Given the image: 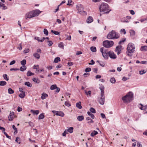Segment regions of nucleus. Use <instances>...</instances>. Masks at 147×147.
<instances>
[{
	"instance_id": "45",
	"label": "nucleus",
	"mask_w": 147,
	"mask_h": 147,
	"mask_svg": "<svg viewBox=\"0 0 147 147\" xmlns=\"http://www.w3.org/2000/svg\"><path fill=\"white\" fill-rule=\"evenodd\" d=\"M15 141L19 144H20L21 142L20 138L18 137L16 138Z\"/></svg>"
},
{
	"instance_id": "32",
	"label": "nucleus",
	"mask_w": 147,
	"mask_h": 147,
	"mask_svg": "<svg viewBox=\"0 0 147 147\" xmlns=\"http://www.w3.org/2000/svg\"><path fill=\"white\" fill-rule=\"evenodd\" d=\"M34 74L32 73L30 71H28L27 73V75L28 76H33Z\"/></svg>"
},
{
	"instance_id": "26",
	"label": "nucleus",
	"mask_w": 147,
	"mask_h": 147,
	"mask_svg": "<svg viewBox=\"0 0 147 147\" xmlns=\"http://www.w3.org/2000/svg\"><path fill=\"white\" fill-rule=\"evenodd\" d=\"M0 6L1 7H2L3 8L2 9L5 10L7 9V7L4 4L0 2Z\"/></svg>"
},
{
	"instance_id": "36",
	"label": "nucleus",
	"mask_w": 147,
	"mask_h": 147,
	"mask_svg": "<svg viewBox=\"0 0 147 147\" xmlns=\"http://www.w3.org/2000/svg\"><path fill=\"white\" fill-rule=\"evenodd\" d=\"M58 47L61 48H62L63 49H64L63 43L62 42H60L58 44Z\"/></svg>"
},
{
	"instance_id": "29",
	"label": "nucleus",
	"mask_w": 147,
	"mask_h": 147,
	"mask_svg": "<svg viewBox=\"0 0 147 147\" xmlns=\"http://www.w3.org/2000/svg\"><path fill=\"white\" fill-rule=\"evenodd\" d=\"M25 85L29 87H31L32 86V84L29 82H26L24 83Z\"/></svg>"
},
{
	"instance_id": "2",
	"label": "nucleus",
	"mask_w": 147,
	"mask_h": 147,
	"mask_svg": "<svg viewBox=\"0 0 147 147\" xmlns=\"http://www.w3.org/2000/svg\"><path fill=\"white\" fill-rule=\"evenodd\" d=\"M135 47L134 45L132 43H129L127 45L126 53L129 57H131L132 55V53L135 51Z\"/></svg>"
},
{
	"instance_id": "5",
	"label": "nucleus",
	"mask_w": 147,
	"mask_h": 147,
	"mask_svg": "<svg viewBox=\"0 0 147 147\" xmlns=\"http://www.w3.org/2000/svg\"><path fill=\"white\" fill-rule=\"evenodd\" d=\"M109 6L106 3H102L100 5L99 9L100 11H105L109 10Z\"/></svg>"
},
{
	"instance_id": "35",
	"label": "nucleus",
	"mask_w": 147,
	"mask_h": 147,
	"mask_svg": "<svg viewBox=\"0 0 147 147\" xmlns=\"http://www.w3.org/2000/svg\"><path fill=\"white\" fill-rule=\"evenodd\" d=\"M8 93L9 94H12L14 93V91L11 88H9L8 90Z\"/></svg>"
},
{
	"instance_id": "24",
	"label": "nucleus",
	"mask_w": 147,
	"mask_h": 147,
	"mask_svg": "<svg viewBox=\"0 0 147 147\" xmlns=\"http://www.w3.org/2000/svg\"><path fill=\"white\" fill-rule=\"evenodd\" d=\"M100 89L101 91L100 94H104V87L103 86H101L100 87Z\"/></svg>"
},
{
	"instance_id": "61",
	"label": "nucleus",
	"mask_w": 147,
	"mask_h": 147,
	"mask_svg": "<svg viewBox=\"0 0 147 147\" xmlns=\"http://www.w3.org/2000/svg\"><path fill=\"white\" fill-rule=\"evenodd\" d=\"M91 70V69L90 67H88L86 68L85 69V71L86 72H89Z\"/></svg>"
},
{
	"instance_id": "8",
	"label": "nucleus",
	"mask_w": 147,
	"mask_h": 147,
	"mask_svg": "<svg viewBox=\"0 0 147 147\" xmlns=\"http://www.w3.org/2000/svg\"><path fill=\"white\" fill-rule=\"evenodd\" d=\"M138 107L140 109L144 110V113H147V105L143 106L142 104H140L138 105Z\"/></svg>"
},
{
	"instance_id": "60",
	"label": "nucleus",
	"mask_w": 147,
	"mask_h": 147,
	"mask_svg": "<svg viewBox=\"0 0 147 147\" xmlns=\"http://www.w3.org/2000/svg\"><path fill=\"white\" fill-rule=\"evenodd\" d=\"M129 78H127L125 77H123L122 78V80L123 81H125Z\"/></svg>"
},
{
	"instance_id": "46",
	"label": "nucleus",
	"mask_w": 147,
	"mask_h": 147,
	"mask_svg": "<svg viewBox=\"0 0 147 147\" xmlns=\"http://www.w3.org/2000/svg\"><path fill=\"white\" fill-rule=\"evenodd\" d=\"M23 67H21L20 68V70L21 71H24V70H25L26 69V66H23Z\"/></svg>"
},
{
	"instance_id": "40",
	"label": "nucleus",
	"mask_w": 147,
	"mask_h": 147,
	"mask_svg": "<svg viewBox=\"0 0 147 147\" xmlns=\"http://www.w3.org/2000/svg\"><path fill=\"white\" fill-rule=\"evenodd\" d=\"M110 81L111 83L114 84L116 82V80L114 78L112 77L111 78Z\"/></svg>"
},
{
	"instance_id": "42",
	"label": "nucleus",
	"mask_w": 147,
	"mask_h": 147,
	"mask_svg": "<svg viewBox=\"0 0 147 147\" xmlns=\"http://www.w3.org/2000/svg\"><path fill=\"white\" fill-rule=\"evenodd\" d=\"M57 87V86L56 84L53 85L51 86L50 89L51 90H53L55 89Z\"/></svg>"
},
{
	"instance_id": "50",
	"label": "nucleus",
	"mask_w": 147,
	"mask_h": 147,
	"mask_svg": "<svg viewBox=\"0 0 147 147\" xmlns=\"http://www.w3.org/2000/svg\"><path fill=\"white\" fill-rule=\"evenodd\" d=\"M146 71H145L144 70H142L139 71V74L140 75H143V74H145Z\"/></svg>"
},
{
	"instance_id": "16",
	"label": "nucleus",
	"mask_w": 147,
	"mask_h": 147,
	"mask_svg": "<svg viewBox=\"0 0 147 147\" xmlns=\"http://www.w3.org/2000/svg\"><path fill=\"white\" fill-rule=\"evenodd\" d=\"M30 112L32 113L34 115H38L39 113V111L38 110H35L33 109H31L30 110Z\"/></svg>"
},
{
	"instance_id": "13",
	"label": "nucleus",
	"mask_w": 147,
	"mask_h": 147,
	"mask_svg": "<svg viewBox=\"0 0 147 147\" xmlns=\"http://www.w3.org/2000/svg\"><path fill=\"white\" fill-rule=\"evenodd\" d=\"M32 11L34 17L38 16L41 12V11L38 9H36Z\"/></svg>"
},
{
	"instance_id": "10",
	"label": "nucleus",
	"mask_w": 147,
	"mask_h": 147,
	"mask_svg": "<svg viewBox=\"0 0 147 147\" xmlns=\"http://www.w3.org/2000/svg\"><path fill=\"white\" fill-rule=\"evenodd\" d=\"M32 11L27 13L25 16L26 19L27 20L28 18H30L34 17Z\"/></svg>"
},
{
	"instance_id": "21",
	"label": "nucleus",
	"mask_w": 147,
	"mask_h": 147,
	"mask_svg": "<svg viewBox=\"0 0 147 147\" xmlns=\"http://www.w3.org/2000/svg\"><path fill=\"white\" fill-rule=\"evenodd\" d=\"M81 103L80 102H79L76 103V107L78 109H80L82 108V106L81 105Z\"/></svg>"
},
{
	"instance_id": "4",
	"label": "nucleus",
	"mask_w": 147,
	"mask_h": 147,
	"mask_svg": "<svg viewBox=\"0 0 147 147\" xmlns=\"http://www.w3.org/2000/svg\"><path fill=\"white\" fill-rule=\"evenodd\" d=\"M76 9L78 11L77 13L83 16H85L87 14V13L84 11V8L82 5L81 4H77L76 5Z\"/></svg>"
},
{
	"instance_id": "43",
	"label": "nucleus",
	"mask_w": 147,
	"mask_h": 147,
	"mask_svg": "<svg viewBox=\"0 0 147 147\" xmlns=\"http://www.w3.org/2000/svg\"><path fill=\"white\" fill-rule=\"evenodd\" d=\"M51 32L53 33V34H55L56 35H58L59 34V33L57 31H55L53 30H52L51 31Z\"/></svg>"
},
{
	"instance_id": "39",
	"label": "nucleus",
	"mask_w": 147,
	"mask_h": 147,
	"mask_svg": "<svg viewBox=\"0 0 147 147\" xmlns=\"http://www.w3.org/2000/svg\"><path fill=\"white\" fill-rule=\"evenodd\" d=\"M87 114L89 115L91 117L92 119H93L95 117L94 115L93 114L91 113L89 111L88 112Z\"/></svg>"
},
{
	"instance_id": "41",
	"label": "nucleus",
	"mask_w": 147,
	"mask_h": 147,
	"mask_svg": "<svg viewBox=\"0 0 147 147\" xmlns=\"http://www.w3.org/2000/svg\"><path fill=\"white\" fill-rule=\"evenodd\" d=\"M90 50L93 52L96 51V47H92L90 48Z\"/></svg>"
},
{
	"instance_id": "53",
	"label": "nucleus",
	"mask_w": 147,
	"mask_h": 147,
	"mask_svg": "<svg viewBox=\"0 0 147 147\" xmlns=\"http://www.w3.org/2000/svg\"><path fill=\"white\" fill-rule=\"evenodd\" d=\"M126 40L125 38H124L120 40V41L119 42V44H120L122 42H124Z\"/></svg>"
},
{
	"instance_id": "9",
	"label": "nucleus",
	"mask_w": 147,
	"mask_h": 147,
	"mask_svg": "<svg viewBox=\"0 0 147 147\" xmlns=\"http://www.w3.org/2000/svg\"><path fill=\"white\" fill-rule=\"evenodd\" d=\"M123 49L122 48V46L120 45L116 47L115 51L117 52V54L119 55L121 53V50Z\"/></svg>"
},
{
	"instance_id": "7",
	"label": "nucleus",
	"mask_w": 147,
	"mask_h": 147,
	"mask_svg": "<svg viewBox=\"0 0 147 147\" xmlns=\"http://www.w3.org/2000/svg\"><path fill=\"white\" fill-rule=\"evenodd\" d=\"M105 100V97L104 94H100V96L98 98V101L99 103L101 105L104 104Z\"/></svg>"
},
{
	"instance_id": "63",
	"label": "nucleus",
	"mask_w": 147,
	"mask_h": 147,
	"mask_svg": "<svg viewBox=\"0 0 147 147\" xmlns=\"http://www.w3.org/2000/svg\"><path fill=\"white\" fill-rule=\"evenodd\" d=\"M73 64H74L71 61L67 63L68 65L69 66H70L71 65H72Z\"/></svg>"
},
{
	"instance_id": "28",
	"label": "nucleus",
	"mask_w": 147,
	"mask_h": 147,
	"mask_svg": "<svg viewBox=\"0 0 147 147\" xmlns=\"http://www.w3.org/2000/svg\"><path fill=\"white\" fill-rule=\"evenodd\" d=\"M73 129L74 128L73 127H69L67 130V132L71 133L73 132Z\"/></svg>"
},
{
	"instance_id": "33",
	"label": "nucleus",
	"mask_w": 147,
	"mask_h": 147,
	"mask_svg": "<svg viewBox=\"0 0 147 147\" xmlns=\"http://www.w3.org/2000/svg\"><path fill=\"white\" fill-rule=\"evenodd\" d=\"M60 61V58L58 57H57L56 58H55V59H54V62L55 63H58L59 61Z\"/></svg>"
},
{
	"instance_id": "17",
	"label": "nucleus",
	"mask_w": 147,
	"mask_h": 147,
	"mask_svg": "<svg viewBox=\"0 0 147 147\" xmlns=\"http://www.w3.org/2000/svg\"><path fill=\"white\" fill-rule=\"evenodd\" d=\"M55 115H57L59 116L62 117L64 115V114L61 111H57V113H55Z\"/></svg>"
},
{
	"instance_id": "3",
	"label": "nucleus",
	"mask_w": 147,
	"mask_h": 147,
	"mask_svg": "<svg viewBox=\"0 0 147 147\" xmlns=\"http://www.w3.org/2000/svg\"><path fill=\"white\" fill-rule=\"evenodd\" d=\"M119 34L116 32L115 31L112 30L107 35V38L109 39H117L119 37Z\"/></svg>"
},
{
	"instance_id": "51",
	"label": "nucleus",
	"mask_w": 147,
	"mask_h": 147,
	"mask_svg": "<svg viewBox=\"0 0 147 147\" xmlns=\"http://www.w3.org/2000/svg\"><path fill=\"white\" fill-rule=\"evenodd\" d=\"M39 66L38 65H34L33 67V68L34 69H36V71H37V70H38V69L39 68Z\"/></svg>"
},
{
	"instance_id": "22",
	"label": "nucleus",
	"mask_w": 147,
	"mask_h": 147,
	"mask_svg": "<svg viewBox=\"0 0 147 147\" xmlns=\"http://www.w3.org/2000/svg\"><path fill=\"white\" fill-rule=\"evenodd\" d=\"M77 120L79 121H81L84 120V117L83 115L79 116L77 117Z\"/></svg>"
},
{
	"instance_id": "31",
	"label": "nucleus",
	"mask_w": 147,
	"mask_h": 147,
	"mask_svg": "<svg viewBox=\"0 0 147 147\" xmlns=\"http://www.w3.org/2000/svg\"><path fill=\"white\" fill-rule=\"evenodd\" d=\"M86 120L87 121H88V123H93L94 122L91 119L90 117H87L86 118Z\"/></svg>"
},
{
	"instance_id": "12",
	"label": "nucleus",
	"mask_w": 147,
	"mask_h": 147,
	"mask_svg": "<svg viewBox=\"0 0 147 147\" xmlns=\"http://www.w3.org/2000/svg\"><path fill=\"white\" fill-rule=\"evenodd\" d=\"M109 56L110 58L115 59L116 58V55L114 53L113 51H109Z\"/></svg>"
},
{
	"instance_id": "49",
	"label": "nucleus",
	"mask_w": 147,
	"mask_h": 147,
	"mask_svg": "<svg viewBox=\"0 0 147 147\" xmlns=\"http://www.w3.org/2000/svg\"><path fill=\"white\" fill-rule=\"evenodd\" d=\"M85 94L87 96H88V95H89L90 96L91 95V91L89 90L88 92H87V91L85 90Z\"/></svg>"
},
{
	"instance_id": "14",
	"label": "nucleus",
	"mask_w": 147,
	"mask_h": 147,
	"mask_svg": "<svg viewBox=\"0 0 147 147\" xmlns=\"http://www.w3.org/2000/svg\"><path fill=\"white\" fill-rule=\"evenodd\" d=\"M93 21V19L92 17L89 16L87 18L86 20V22L88 23H90Z\"/></svg>"
},
{
	"instance_id": "54",
	"label": "nucleus",
	"mask_w": 147,
	"mask_h": 147,
	"mask_svg": "<svg viewBox=\"0 0 147 147\" xmlns=\"http://www.w3.org/2000/svg\"><path fill=\"white\" fill-rule=\"evenodd\" d=\"M65 105L67 107H69L70 106V104L68 101H66L65 103Z\"/></svg>"
},
{
	"instance_id": "38",
	"label": "nucleus",
	"mask_w": 147,
	"mask_h": 147,
	"mask_svg": "<svg viewBox=\"0 0 147 147\" xmlns=\"http://www.w3.org/2000/svg\"><path fill=\"white\" fill-rule=\"evenodd\" d=\"M7 82L5 81H0V86H4L6 85Z\"/></svg>"
},
{
	"instance_id": "30",
	"label": "nucleus",
	"mask_w": 147,
	"mask_h": 147,
	"mask_svg": "<svg viewBox=\"0 0 147 147\" xmlns=\"http://www.w3.org/2000/svg\"><path fill=\"white\" fill-rule=\"evenodd\" d=\"M25 96V92H22L19 95V96L21 98H24Z\"/></svg>"
},
{
	"instance_id": "52",
	"label": "nucleus",
	"mask_w": 147,
	"mask_h": 147,
	"mask_svg": "<svg viewBox=\"0 0 147 147\" xmlns=\"http://www.w3.org/2000/svg\"><path fill=\"white\" fill-rule=\"evenodd\" d=\"M3 133L5 135L6 137L9 139H11V137L10 136H8V135L5 132H3Z\"/></svg>"
},
{
	"instance_id": "25",
	"label": "nucleus",
	"mask_w": 147,
	"mask_h": 147,
	"mask_svg": "<svg viewBox=\"0 0 147 147\" xmlns=\"http://www.w3.org/2000/svg\"><path fill=\"white\" fill-rule=\"evenodd\" d=\"M33 56L34 57L37 59H38L40 58V55L37 53H35L33 54Z\"/></svg>"
},
{
	"instance_id": "19",
	"label": "nucleus",
	"mask_w": 147,
	"mask_h": 147,
	"mask_svg": "<svg viewBox=\"0 0 147 147\" xmlns=\"http://www.w3.org/2000/svg\"><path fill=\"white\" fill-rule=\"evenodd\" d=\"M129 32L130 33V35L132 37H134L135 35V31L133 30H130Z\"/></svg>"
},
{
	"instance_id": "48",
	"label": "nucleus",
	"mask_w": 147,
	"mask_h": 147,
	"mask_svg": "<svg viewBox=\"0 0 147 147\" xmlns=\"http://www.w3.org/2000/svg\"><path fill=\"white\" fill-rule=\"evenodd\" d=\"M43 32L44 34H45L47 36L48 35L49 32L47 29H44Z\"/></svg>"
},
{
	"instance_id": "58",
	"label": "nucleus",
	"mask_w": 147,
	"mask_h": 147,
	"mask_svg": "<svg viewBox=\"0 0 147 147\" xmlns=\"http://www.w3.org/2000/svg\"><path fill=\"white\" fill-rule=\"evenodd\" d=\"M17 49H19V50H21L22 49V44L21 43L19 45V46L17 47Z\"/></svg>"
},
{
	"instance_id": "20",
	"label": "nucleus",
	"mask_w": 147,
	"mask_h": 147,
	"mask_svg": "<svg viewBox=\"0 0 147 147\" xmlns=\"http://www.w3.org/2000/svg\"><path fill=\"white\" fill-rule=\"evenodd\" d=\"M32 80L34 82L37 84H39L40 82V81L38 80V78H34L32 79Z\"/></svg>"
},
{
	"instance_id": "56",
	"label": "nucleus",
	"mask_w": 147,
	"mask_h": 147,
	"mask_svg": "<svg viewBox=\"0 0 147 147\" xmlns=\"http://www.w3.org/2000/svg\"><path fill=\"white\" fill-rule=\"evenodd\" d=\"M120 32L121 33H123L124 34H125L126 33L125 30L124 29H121Z\"/></svg>"
},
{
	"instance_id": "23",
	"label": "nucleus",
	"mask_w": 147,
	"mask_h": 147,
	"mask_svg": "<svg viewBox=\"0 0 147 147\" xmlns=\"http://www.w3.org/2000/svg\"><path fill=\"white\" fill-rule=\"evenodd\" d=\"M48 95L46 93H43L42 94L41 96V98L43 100L46 98V97H47Z\"/></svg>"
},
{
	"instance_id": "64",
	"label": "nucleus",
	"mask_w": 147,
	"mask_h": 147,
	"mask_svg": "<svg viewBox=\"0 0 147 147\" xmlns=\"http://www.w3.org/2000/svg\"><path fill=\"white\" fill-rule=\"evenodd\" d=\"M15 63H16V61L15 60H13L12 61H11L10 62V63H9V65H13L14 64H15Z\"/></svg>"
},
{
	"instance_id": "59",
	"label": "nucleus",
	"mask_w": 147,
	"mask_h": 147,
	"mask_svg": "<svg viewBox=\"0 0 147 147\" xmlns=\"http://www.w3.org/2000/svg\"><path fill=\"white\" fill-rule=\"evenodd\" d=\"M39 38L38 37H35L34 38L35 39L37 40L38 42H43L42 40H41V39H39Z\"/></svg>"
},
{
	"instance_id": "57",
	"label": "nucleus",
	"mask_w": 147,
	"mask_h": 147,
	"mask_svg": "<svg viewBox=\"0 0 147 147\" xmlns=\"http://www.w3.org/2000/svg\"><path fill=\"white\" fill-rule=\"evenodd\" d=\"M47 42H49V43L48 44V45L49 47L51 46L53 44V43L51 41L49 40Z\"/></svg>"
},
{
	"instance_id": "47",
	"label": "nucleus",
	"mask_w": 147,
	"mask_h": 147,
	"mask_svg": "<svg viewBox=\"0 0 147 147\" xmlns=\"http://www.w3.org/2000/svg\"><path fill=\"white\" fill-rule=\"evenodd\" d=\"M3 77L5 80L7 81L9 80V79L7 77V75L6 74H4L3 75Z\"/></svg>"
},
{
	"instance_id": "11",
	"label": "nucleus",
	"mask_w": 147,
	"mask_h": 147,
	"mask_svg": "<svg viewBox=\"0 0 147 147\" xmlns=\"http://www.w3.org/2000/svg\"><path fill=\"white\" fill-rule=\"evenodd\" d=\"M109 51L107 50H105L104 51V52L102 54L103 57L106 59H108L109 57Z\"/></svg>"
},
{
	"instance_id": "55",
	"label": "nucleus",
	"mask_w": 147,
	"mask_h": 147,
	"mask_svg": "<svg viewBox=\"0 0 147 147\" xmlns=\"http://www.w3.org/2000/svg\"><path fill=\"white\" fill-rule=\"evenodd\" d=\"M67 129H65L64 132H63V133L62 134V136H66V134L67 133Z\"/></svg>"
},
{
	"instance_id": "18",
	"label": "nucleus",
	"mask_w": 147,
	"mask_h": 147,
	"mask_svg": "<svg viewBox=\"0 0 147 147\" xmlns=\"http://www.w3.org/2000/svg\"><path fill=\"white\" fill-rule=\"evenodd\" d=\"M140 50L141 51H147V46H144L141 47Z\"/></svg>"
},
{
	"instance_id": "37",
	"label": "nucleus",
	"mask_w": 147,
	"mask_h": 147,
	"mask_svg": "<svg viewBox=\"0 0 147 147\" xmlns=\"http://www.w3.org/2000/svg\"><path fill=\"white\" fill-rule=\"evenodd\" d=\"M21 64L23 66H25V65L26 63V61L25 59H23L20 62Z\"/></svg>"
},
{
	"instance_id": "15",
	"label": "nucleus",
	"mask_w": 147,
	"mask_h": 147,
	"mask_svg": "<svg viewBox=\"0 0 147 147\" xmlns=\"http://www.w3.org/2000/svg\"><path fill=\"white\" fill-rule=\"evenodd\" d=\"M14 115V113L13 112H10L9 116V120L10 121H12L13 120V116Z\"/></svg>"
},
{
	"instance_id": "62",
	"label": "nucleus",
	"mask_w": 147,
	"mask_h": 147,
	"mask_svg": "<svg viewBox=\"0 0 147 147\" xmlns=\"http://www.w3.org/2000/svg\"><path fill=\"white\" fill-rule=\"evenodd\" d=\"M94 63L95 62L92 59L90 61V63H89V64L90 65H93L94 64Z\"/></svg>"
},
{
	"instance_id": "44",
	"label": "nucleus",
	"mask_w": 147,
	"mask_h": 147,
	"mask_svg": "<svg viewBox=\"0 0 147 147\" xmlns=\"http://www.w3.org/2000/svg\"><path fill=\"white\" fill-rule=\"evenodd\" d=\"M90 112L93 113H96V110L95 109L92 107H91L90 109Z\"/></svg>"
},
{
	"instance_id": "6",
	"label": "nucleus",
	"mask_w": 147,
	"mask_h": 147,
	"mask_svg": "<svg viewBox=\"0 0 147 147\" xmlns=\"http://www.w3.org/2000/svg\"><path fill=\"white\" fill-rule=\"evenodd\" d=\"M114 44L113 41L106 40L103 42V45L104 47L107 48H109L112 47Z\"/></svg>"
},
{
	"instance_id": "1",
	"label": "nucleus",
	"mask_w": 147,
	"mask_h": 147,
	"mask_svg": "<svg viewBox=\"0 0 147 147\" xmlns=\"http://www.w3.org/2000/svg\"><path fill=\"white\" fill-rule=\"evenodd\" d=\"M133 94L131 92H129L125 95L123 97L122 99L123 102L127 103L131 102L133 100Z\"/></svg>"
},
{
	"instance_id": "27",
	"label": "nucleus",
	"mask_w": 147,
	"mask_h": 147,
	"mask_svg": "<svg viewBox=\"0 0 147 147\" xmlns=\"http://www.w3.org/2000/svg\"><path fill=\"white\" fill-rule=\"evenodd\" d=\"M98 134V132L94 130L93 131H92V132L90 134V136H91L93 137L94 136L96 135V134Z\"/></svg>"
},
{
	"instance_id": "34",
	"label": "nucleus",
	"mask_w": 147,
	"mask_h": 147,
	"mask_svg": "<svg viewBox=\"0 0 147 147\" xmlns=\"http://www.w3.org/2000/svg\"><path fill=\"white\" fill-rule=\"evenodd\" d=\"M45 117V116L43 113H42L40 114L38 117L39 119H44Z\"/></svg>"
}]
</instances>
